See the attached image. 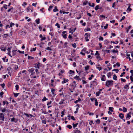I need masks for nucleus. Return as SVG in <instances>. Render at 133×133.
I'll return each instance as SVG.
<instances>
[{
    "label": "nucleus",
    "instance_id": "864d4df0",
    "mask_svg": "<svg viewBox=\"0 0 133 133\" xmlns=\"http://www.w3.org/2000/svg\"><path fill=\"white\" fill-rule=\"evenodd\" d=\"M125 18V16H123L122 17V18L120 19V21L122 22V20H124Z\"/></svg>",
    "mask_w": 133,
    "mask_h": 133
},
{
    "label": "nucleus",
    "instance_id": "20e7f679",
    "mask_svg": "<svg viewBox=\"0 0 133 133\" xmlns=\"http://www.w3.org/2000/svg\"><path fill=\"white\" fill-rule=\"evenodd\" d=\"M4 115L3 113H0V120L4 121Z\"/></svg>",
    "mask_w": 133,
    "mask_h": 133
},
{
    "label": "nucleus",
    "instance_id": "1a4fd4ad",
    "mask_svg": "<svg viewBox=\"0 0 133 133\" xmlns=\"http://www.w3.org/2000/svg\"><path fill=\"white\" fill-rule=\"evenodd\" d=\"M106 79L105 76V75H102L101 79L102 81H105L106 80Z\"/></svg>",
    "mask_w": 133,
    "mask_h": 133
},
{
    "label": "nucleus",
    "instance_id": "5fc2aeb1",
    "mask_svg": "<svg viewBox=\"0 0 133 133\" xmlns=\"http://www.w3.org/2000/svg\"><path fill=\"white\" fill-rule=\"evenodd\" d=\"M118 52V50H115L114 49L112 50V52L113 53H117Z\"/></svg>",
    "mask_w": 133,
    "mask_h": 133
},
{
    "label": "nucleus",
    "instance_id": "f8f14e48",
    "mask_svg": "<svg viewBox=\"0 0 133 133\" xmlns=\"http://www.w3.org/2000/svg\"><path fill=\"white\" fill-rule=\"evenodd\" d=\"M119 116L120 118L123 119L124 117V115L122 113H120L119 114Z\"/></svg>",
    "mask_w": 133,
    "mask_h": 133
},
{
    "label": "nucleus",
    "instance_id": "f704fd0d",
    "mask_svg": "<svg viewBox=\"0 0 133 133\" xmlns=\"http://www.w3.org/2000/svg\"><path fill=\"white\" fill-rule=\"evenodd\" d=\"M14 69L15 70H16L18 68V67L17 65H14Z\"/></svg>",
    "mask_w": 133,
    "mask_h": 133
},
{
    "label": "nucleus",
    "instance_id": "a18cd8bd",
    "mask_svg": "<svg viewBox=\"0 0 133 133\" xmlns=\"http://www.w3.org/2000/svg\"><path fill=\"white\" fill-rule=\"evenodd\" d=\"M63 81H62V84H64L66 83L65 81V78H63Z\"/></svg>",
    "mask_w": 133,
    "mask_h": 133
},
{
    "label": "nucleus",
    "instance_id": "338daca9",
    "mask_svg": "<svg viewBox=\"0 0 133 133\" xmlns=\"http://www.w3.org/2000/svg\"><path fill=\"white\" fill-rule=\"evenodd\" d=\"M68 38L71 39H72V38L71 35H69L68 36Z\"/></svg>",
    "mask_w": 133,
    "mask_h": 133
},
{
    "label": "nucleus",
    "instance_id": "393cba45",
    "mask_svg": "<svg viewBox=\"0 0 133 133\" xmlns=\"http://www.w3.org/2000/svg\"><path fill=\"white\" fill-rule=\"evenodd\" d=\"M36 23L37 24H38L40 23V19L39 18H38L36 20Z\"/></svg>",
    "mask_w": 133,
    "mask_h": 133
},
{
    "label": "nucleus",
    "instance_id": "13d9d810",
    "mask_svg": "<svg viewBox=\"0 0 133 133\" xmlns=\"http://www.w3.org/2000/svg\"><path fill=\"white\" fill-rule=\"evenodd\" d=\"M108 24H106V25L104 27V29H107L108 28Z\"/></svg>",
    "mask_w": 133,
    "mask_h": 133
},
{
    "label": "nucleus",
    "instance_id": "a211bd4d",
    "mask_svg": "<svg viewBox=\"0 0 133 133\" xmlns=\"http://www.w3.org/2000/svg\"><path fill=\"white\" fill-rule=\"evenodd\" d=\"M2 36L3 37V38H7L9 36V35L8 34H5L3 35Z\"/></svg>",
    "mask_w": 133,
    "mask_h": 133
},
{
    "label": "nucleus",
    "instance_id": "3c124183",
    "mask_svg": "<svg viewBox=\"0 0 133 133\" xmlns=\"http://www.w3.org/2000/svg\"><path fill=\"white\" fill-rule=\"evenodd\" d=\"M55 25L56 26H57V28H59L60 27V26L59 24L58 23H56Z\"/></svg>",
    "mask_w": 133,
    "mask_h": 133
},
{
    "label": "nucleus",
    "instance_id": "e2e57ef3",
    "mask_svg": "<svg viewBox=\"0 0 133 133\" xmlns=\"http://www.w3.org/2000/svg\"><path fill=\"white\" fill-rule=\"evenodd\" d=\"M115 2H114L112 4V7L113 8H114L115 9H116V8L115 7Z\"/></svg>",
    "mask_w": 133,
    "mask_h": 133
},
{
    "label": "nucleus",
    "instance_id": "2f4dec72",
    "mask_svg": "<svg viewBox=\"0 0 133 133\" xmlns=\"http://www.w3.org/2000/svg\"><path fill=\"white\" fill-rule=\"evenodd\" d=\"M4 94V92L3 91H1L0 93V97L1 98L3 97V95Z\"/></svg>",
    "mask_w": 133,
    "mask_h": 133
},
{
    "label": "nucleus",
    "instance_id": "bb28decb",
    "mask_svg": "<svg viewBox=\"0 0 133 133\" xmlns=\"http://www.w3.org/2000/svg\"><path fill=\"white\" fill-rule=\"evenodd\" d=\"M81 101V99L79 98H78V100H77L76 101L74 102V103L76 104L79 101Z\"/></svg>",
    "mask_w": 133,
    "mask_h": 133
},
{
    "label": "nucleus",
    "instance_id": "052dcab7",
    "mask_svg": "<svg viewBox=\"0 0 133 133\" xmlns=\"http://www.w3.org/2000/svg\"><path fill=\"white\" fill-rule=\"evenodd\" d=\"M0 85L3 88H4L5 85L4 83H3V84H1Z\"/></svg>",
    "mask_w": 133,
    "mask_h": 133
},
{
    "label": "nucleus",
    "instance_id": "72a5a7b5",
    "mask_svg": "<svg viewBox=\"0 0 133 133\" xmlns=\"http://www.w3.org/2000/svg\"><path fill=\"white\" fill-rule=\"evenodd\" d=\"M123 112H127V108H125V107H123Z\"/></svg>",
    "mask_w": 133,
    "mask_h": 133
},
{
    "label": "nucleus",
    "instance_id": "2eb2a0df",
    "mask_svg": "<svg viewBox=\"0 0 133 133\" xmlns=\"http://www.w3.org/2000/svg\"><path fill=\"white\" fill-rule=\"evenodd\" d=\"M76 29V28H75L74 29H71V30L69 31V33H71L72 34L73 32L75 31Z\"/></svg>",
    "mask_w": 133,
    "mask_h": 133
},
{
    "label": "nucleus",
    "instance_id": "09e8293b",
    "mask_svg": "<svg viewBox=\"0 0 133 133\" xmlns=\"http://www.w3.org/2000/svg\"><path fill=\"white\" fill-rule=\"evenodd\" d=\"M30 58L31 59H33L34 58L29 56H28V59H29Z\"/></svg>",
    "mask_w": 133,
    "mask_h": 133
},
{
    "label": "nucleus",
    "instance_id": "6e6d98bb",
    "mask_svg": "<svg viewBox=\"0 0 133 133\" xmlns=\"http://www.w3.org/2000/svg\"><path fill=\"white\" fill-rule=\"evenodd\" d=\"M26 72V71L25 70H23L22 71H21L19 74H19H21V73H24L25 72Z\"/></svg>",
    "mask_w": 133,
    "mask_h": 133
},
{
    "label": "nucleus",
    "instance_id": "7ed1b4c3",
    "mask_svg": "<svg viewBox=\"0 0 133 133\" xmlns=\"http://www.w3.org/2000/svg\"><path fill=\"white\" fill-rule=\"evenodd\" d=\"M35 69L34 68H31L29 69L28 70L30 74H31L30 75H34L35 74V72L34 71Z\"/></svg>",
    "mask_w": 133,
    "mask_h": 133
},
{
    "label": "nucleus",
    "instance_id": "cd10ccee",
    "mask_svg": "<svg viewBox=\"0 0 133 133\" xmlns=\"http://www.w3.org/2000/svg\"><path fill=\"white\" fill-rule=\"evenodd\" d=\"M78 124V123H77L76 124L73 123L72 124V125L73 128H75L77 127Z\"/></svg>",
    "mask_w": 133,
    "mask_h": 133
},
{
    "label": "nucleus",
    "instance_id": "7c9ffc66",
    "mask_svg": "<svg viewBox=\"0 0 133 133\" xmlns=\"http://www.w3.org/2000/svg\"><path fill=\"white\" fill-rule=\"evenodd\" d=\"M107 75L108 76V78H109L111 75V73L110 72H109L107 74Z\"/></svg>",
    "mask_w": 133,
    "mask_h": 133
},
{
    "label": "nucleus",
    "instance_id": "6e6552de",
    "mask_svg": "<svg viewBox=\"0 0 133 133\" xmlns=\"http://www.w3.org/2000/svg\"><path fill=\"white\" fill-rule=\"evenodd\" d=\"M131 112H130L127 115V116L126 117V119L127 120H128V118L130 119L131 117Z\"/></svg>",
    "mask_w": 133,
    "mask_h": 133
},
{
    "label": "nucleus",
    "instance_id": "79ce46f5",
    "mask_svg": "<svg viewBox=\"0 0 133 133\" xmlns=\"http://www.w3.org/2000/svg\"><path fill=\"white\" fill-rule=\"evenodd\" d=\"M96 122L97 124H99L100 122V120L99 119H97L96 121Z\"/></svg>",
    "mask_w": 133,
    "mask_h": 133
},
{
    "label": "nucleus",
    "instance_id": "c756f323",
    "mask_svg": "<svg viewBox=\"0 0 133 133\" xmlns=\"http://www.w3.org/2000/svg\"><path fill=\"white\" fill-rule=\"evenodd\" d=\"M62 36H63V37L64 39H66L67 38V35L66 34H62Z\"/></svg>",
    "mask_w": 133,
    "mask_h": 133
},
{
    "label": "nucleus",
    "instance_id": "8fccbe9b",
    "mask_svg": "<svg viewBox=\"0 0 133 133\" xmlns=\"http://www.w3.org/2000/svg\"><path fill=\"white\" fill-rule=\"evenodd\" d=\"M69 72H70L69 74H71L72 73L73 74L75 73L74 71H72V70H70Z\"/></svg>",
    "mask_w": 133,
    "mask_h": 133
},
{
    "label": "nucleus",
    "instance_id": "f257e3e1",
    "mask_svg": "<svg viewBox=\"0 0 133 133\" xmlns=\"http://www.w3.org/2000/svg\"><path fill=\"white\" fill-rule=\"evenodd\" d=\"M113 84V81L107 80L106 82V85L107 87H109L110 86L112 85Z\"/></svg>",
    "mask_w": 133,
    "mask_h": 133
},
{
    "label": "nucleus",
    "instance_id": "9b49d317",
    "mask_svg": "<svg viewBox=\"0 0 133 133\" xmlns=\"http://www.w3.org/2000/svg\"><path fill=\"white\" fill-rule=\"evenodd\" d=\"M130 84V83H129L128 84H127L126 85H125L124 87V88L127 90L129 89V85Z\"/></svg>",
    "mask_w": 133,
    "mask_h": 133
},
{
    "label": "nucleus",
    "instance_id": "0eeeda50",
    "mask_svg": "<svg viewBox=\"0 0 133 133\" xmlns=\"http://www.w3.org/2000/svg\"><path fill=\"white\" fill-rule=\"evenodd\" d=\"M74 133H81V132L80 130H78L77 128H76L74 131Z\"/></svg>",
    "mask_w": 133,
    "mask_h": 133
},
{
    "label": "nucleus",
    "instance_id": "c85d7f7f",
    "mask_svg": "<svg viewBox=\"0 0 133 133\" xmlns=\"http://www.w3.org/2000/svg\"><path fill=\"white\" fill-rule=\"evenodd\" d=\"M114 109L113 107H109V110L111 112H113V109Z\"/></svg>",
    "mask_w": 133,
    "mask_h": 133
},
{
    "label": "nucleus",
    "instance_id": "39448f33",
    "mask_svg": "<svg viewBox=\"0 0 133 133\" xmlns=\"http://www.w3.org/2000/svg\"><path fill=\"white\" fill-rule=\"evenodd\" d=\"M1 111L3 112H6V111H7L8 112H9L10 110H8L7 109H6L5 108H3L1 110Z\"/></svg>",
    "mask_w": 133,
    "mask_h": 133
},
{
    "label": "nucleus",
    "instance_id": "5701e85b",
    "mask_svg": "<svg viewBox=\"0 0 133 133\" xmlns=\"http://www.w3.org/2000/svg\"><path fill=\"white\" fill-rule=\"evenodd\" d=\"M89 66L88 65L86 66L84 68L85 70L87 71L88 70L89 68Z\"/></svg>",
    "mask_w": 133,
    "mask_h": 133
},
{
    "label": "nucleus",
    "instance_id": "c9c22d12",
    "mask_svg": "<svg viewBox=\"0 0 133 133\" xmlns=\"http://www.w3.org/2000/svg\"><path fill=\"white\" fill-rule=\"evenodd\" d=\"M99 5H96L95 8V10L97 11L98 9H99Z\"/></svg>",
    "mask_w": 133,
    "mask_h": 133
},
{
    "label": "nucleus",
    "instance_id": "473e14b6",
    "mask_svg": "<svg viewBox=\"0 0 133 133\" xmlns=\"http://www.w3.org/2000/svg\"><path fill=\"white\" fill-rule=\"evenodd\" d=\"M53 7V6H52V5L50 6L48 9V10L49 11H50Z\"/></svg>",
    "mask_w": 133,
    "mask_h": 133
},
{
    "label": "nucleus",
    "instance_id": "6ab92c4d",
    "mask_svg": "<svg viewBox=\"0 0 133 133\" xmlns=\"http://www.w3.org/2000/svg\"><path fill=\"white\" fill-rule=\"evenodd\" d=\"M88 3V1L87 0H85V1L83 2V6L85 5H87Z\"/></svg>",
    "mask_w": 133,
    "mask_h": 133
},
{
    "label": "nucleus",
    "instance_id": "412c9836",
    "mask_svg": "<svg viewBox=\"0 0 133 133\" xmlns=\"http://www.w3.org/2000/svg\"><path fill=\"white\" fill-rule=\"evenodd\" d=\"M13 94H14V97H16L19 94V93H15V92H14Z\"/></svg>",
    "mask_w": 133,
    "mask_h": 133
},
{
    "label": "nucleus",
    "instance_id": "4c0bfd02",
    "mask_svg": "<svg viewBox=\"0 0 133 133\" xmlns=\"http://www.w3.org/2000/svg\"><path fill=\"white\" fill-rule=\"evenodd\" d=\"M66 127L68 128L69 129H71L72 128V126L70 125H68Z\"/></svg>",
    "mask_w": 133,
    "mask_h": 133
},
{
    "label": "nucleus",
    "instance_id": "4d7b16f0",
    "mask_svg": "<svg viewBox=\"0 0 133 133\" xmlns=\"http://www.w3.org/2000/svg\"><path fill=\"white\" fill-rule=\"evenodd\" d=\"M52 103V101H50V102H48L47 103V105L48 106H49L50 105V104H51Z\"/></svg>",
    "mask_w": 133,
    "mask_h": 133
},
{
    "label": "nucleus",
    "instance_id": "603ef678",
    "mask_svg": "<svg viewBox=\"0 0 133 133\" xmlns=\"http://www.w3.org/2000/svg\"><path fill=\"white\" fill-rule=\"evenodd\" d=\"M96 68L97 69H98L99 71H100L101 70L102 68L101 67H96Z\"/></svg>",
    "mask_w": 133,
    "mask_h": 133
},
{
    "label": "nucleus",
    "instance_id": "e433bc0d",
    "mask_svg": "<svg viewBox=\"0 0 133 133\" xmlns=\"http://www.w3.org/2000/svg\"><path fill=\"white\" fill-rule=\"evenodd\" d=\"M16 89L17 90H18L19 89V85L18 84H16L15 86Z\"/></svg>",
    "mask_w": 133,
    "mask_h": 133
},
{
    "label": "nucleus",
    "instance_id": "4be33fe9",
    "mask_svg": "<svg viewBox=\"0 0 133 133\" xmlns=\"http://www.w3.org/2000/svg\"><path fill=\"white\" fill-rule=\"evenodd\" d=\"M16 50H13L12 51V55L13 56H14L16 54Z\"/></svg>",
    "mask_w": 133,
    "mask_h": 133
},
{
    "label": "nucleus",
    "instance_id": "c03bdc74",
    "mask_svg": "<svg viewBox=\"0 0 133 133\" xmlns=\"http://www.w3.org/2000/svg\"><path fill=\"white\" fill-rule=\"evenodd\" d=\"M101 94V92H97L96 93V96H99V94Z\"/></svg>",
    "mask_w": 133,
    "mask_h": 133
},
{
    "label": "nucleus",
    "instance_id": "f3484780",
    "mask_svg": "<svg viewBox=\"0 0 133 133\" xmlns=\"http://www.w3.org/2000/svg\"><path fill=\"white\" fill-rule=\"evenodd\" d=\"M74 78L76 80L79 79L80 80H81V79L79 78V76H77L76 75V76L74 77Z\"/></svg>",
    "mask_w": 133,
    "mask_h": 133
},
{
    "label": "nucleus",
    "instance_id": "ddd939ff",
    "mask_svg": "<svg viewBox=\"0 0 133 133\" xmlns=\"http://www.w3.org/2000/svg\"><path fill=\"white\" fill-rule=\"evenodd\" d=\"M11 122H17V121L16 119H15V118L14 117H13L12 118H11Z\"/></svg>",
    "mask_w": 133,
    "mask_h": 133
},
{
    "label": "nucleus",
    "instance_id": "aec40b11",
    "mask_svg": "<svg viewBox=\"0 0 133 133\" xmlns=\"http://www.w3.org/2000/svg\"><path fill=\"white\" fill-rule=\"evenodd\" d=\"M129 6H128V8L127 9V10H128L129 11H130L132 10V9L130 8V5H131L130 4H129Z\"/></svg>",
    "mask_w": 133,
    "mask_h": 133
},
{
    "label": "nucleus",
    "instance_id": "bf43d9fd",
    "mask_svg": "<svg viewBox=\"0 0 133 133\" xmlns=\"http://www.w3.org/2000/svg\"><path fill=\"white\" fill-rule=\"evenodd\" d=\"M125 74V72H122L121 75H120V76L121 77H122V76H123V75L124 74Z\"/></svg>",
    "mask_w": 133,
    "mask_h": 133
},
{
    "label": "nucleus",
    "instance_id": "b1692460",
    "mask_svg": "<svg viewBox=\"0 0 133 133\" xmlns=\"http://www.w3.org/2000/svg\"><path fill=\"white\" fill-rule=\"evenodd\" d=\"M117 76L115 74H114L113 75V79L115 80H116L117 79Z\"/></svg>",
    "mask_w": 133,
    "mask_h": 133
},
{
    "label": "nucleus",
    "instance_id": "774afa93",
    "mask_svg": "<svg viewBox=\"0 0 133 133\" xmlns=\"http://www.w3.org/2000/svg\"><path fill=\"white\" fill-rule=\"evenodd\" d=\"M130 72L131 73V76H133V70H131L130 71Z\"/></svg>",
    "mask_w": 133,
    "mask_h": 133
},
{
    "label": "nucleus",
    "instance_id": "49530a36",
    "mask_svg": "<svg viewBox=\"0 0 133 133\" xmlns=\"http://www.w3.org/2000/svg\"><path fill=\"white\" fill-rule=\"evenodd\" d=\"M1 49L2 51H5L6 50V48H4L3 47H2Z\"/></svg>",
    "mask_w": 133,
    "mask_h": 133
},
{
    "label": "nucleus",
    "instance_id": "9d476101",
    "mask_svg": "<svg viewBox=\"0 0 133 133\" xmlns=\"http://www.w3.org/2000/svg\"><path fill=\"white\" fill-rule=\"evenodd\" d=\"M55 90H56V89H53L52 88L51 89V92L52 94L54 95V96L56 95V94L55 93Z\"/></svg>",
    "mask_w": 133,
    "mask_h": 133
},
{
    "label": "nucleus",
    "instance_id": "a19ab883",
    "mask_svg": "<svg viewBox=\"0 0 133 133\" xmlns=\"http://www.w3.org/2000/svg\"><path fill=\"white\" fill-rule=\"evenodd\" d=\"M112 71H115L116 72V73H117L118 72L119 70L118 69H113Z\"/></svg>",
    "mask_w": 133,
    "mask_h": 133
},
{
    "label": "nucleus",
    "instance_id": "de8ad7c7",
    "mask_svg": "<svg viewBox=\"0 0 133 133\" xmlns=\"http://www.w3.org/2000/svg\"><path fill=\"white\" fill-rule=\"evenodd\" d=\"M99 41H103V37H101V36H100L99 38Z\"/></svg>",
    "mask_w": 133,
    "mask_h": 133
},
{
    "label": "nucleus",
    "instance_id": "58836bf2",
    "mask_svg": "<svg viewBox=\"0 0 133 133\" xmlns=\"http://www.w3.org/2000/svg\"><path fill=\"white\" fill-rule=\"evenodd\" d=\"M15 25V24L13 23H12V22H11L10 23V25L9 27H12L13 25Z\"/></svg>",
    "mask_w": 133,
    "mask_h": 133
},
{
    "label": "nucleus",
    "instance_id": "423d86ee",
    "mask_svg": "<svg viewBox=\"0 0 133 133\" xmlns=\"http://www.w3.org/2000/svg\"><path fill=\"white\" fill-rule=\"evenodd\" d=\"M39 37L41 38L40 40L42 41L43 40H45L46 39V37H43V36L42 34H40L39 36Z\"/></svg>",
    "mask_w": 133,
    "mask_h": 133
},
{
    "label": "nucleus",
    "instance_id": "f03ea898",
    "mask_svg": "<svg viewBox=\"0 0 133 133\" xmlns=\"http://www.w3.org/2000/svg\"><path fill=\"white\" fill-rule=\"evenodd\" d=\"M34 67L36 68L39 69L40 67H42V64L39 62L36 63L34 64Z\"/></svg>",
    "mask_w": 133,
    "mask_h": 133
},
{
    "label": "nucleus",
    "instance_id": "37998d69",
    "mask_svg": "<svg viewBox=\"0 0 133 133\" xmlns=\"http://www.w3.org/2000/svg\"><path fill=\"white\" fill-rule=\"evenodd\" d=\"M85 41L87 42L89 41V39H88V37L85 36Z\"/></svg>",
    "mask_w": 133,
    "mask_h": 133
},
{
    "label": "nucleus",
    "instance_id": "ea45409f",
    "mask_svg": "<svg viewBox=\"0 0 133 133\" xmlns=\"http://www.w3.org/2000/svg\"><path fill=\"white\" fill-rule=\"evenodd\" d=\"M95 105L96 106H97L98 105V102L97 101V99H95Z\"/></svg>",
    "mask_w": 133,
    "mask_h": 133
},
{
    "label": "nucleus",
    "instance_id": "dca6fc26",
    "mask_svg": "<svg viewBox=\"0 0 133 133\" xmlns=\"http://www.w3.org/2000/svg\"><path fill=\"white\" fill-rule=\"evenodd\" d=\"M58 11V10L57 9V7L56 6H55V7L54 9L53 10V11L54 12H56L57 11Z\"/></svg>",
    "mask_w": 133,
    "mask_h": 133
},
{
    "label": "nucleus",
    "instance_id": "69168bd1",
    "mask_svg": "<svg viewBox=\"0 0 133 133\" xmlns=\"http://www.w3.org/2000/svg\"><path fill=\"white\" fill-rule=\"evenodd\" d=\"M7 5L6 4H4L3 5L4 8L5 9H7Z\"/></svg>",
    "mask_w": 133,
    "mask_h": 133
},
{
    "label": "nucleus",
    "instance_id": "680f3d73",
    "mask_svg": "<svg viewBox=\"0 0 133 133\" xmlns=\"http://www.w3.org/2000/svg\"><path fill=\"white\" fill-rule=\"evenodd\" d=\"M130 78L131 81V82H133V78H132V76H130Z\"/></svg>",
    "mask_w": 133,
    "mask_h": 133
},
{
    "label": "nucleus",
    "instance_id": "4468645a",
    "mask_svg": "<svg viewBox=\"0 0 133 133\" xmlns=\"http://www.w3.org/2000/svg\"><path fill=\"white\" fill-rule=\"evenodd\" d=\"M65 99H62L60 102L59 103V104L60 105L63 104V102L65 101Z\"/></svg>",
    "mask_w": 133,
    "mask_h": 133
},
{
    "label": "nucleus",
    "instance_id": "0e129e2a",
    "mask_svg": "<svg viewBox=\"0 0 133 133\" xmlns=\"http://www.w3.org/2000/svg\"><path fill=\"white\" fill-rule=\"evenodd\" d=\"M107 128H108L107 127H104L103 128L104 129V131L105 132H107V130L106 129H107Z\"/></svg>",
    "mask_w": 133,
    "mask_h": 133
},
{
    "label": "nucleus",
    "instance_id": "a878e982",
    "mask_svg": "<svg viewBox=\"0 0 133 133\" xmlns=\"http://www.w3.org/2000/svg\"><path fill=\"white\" fill-rule=\"evenodd\" d=\"M48 99L46 98L45 96H44L43 97V98L42 99V102H44Z\"/></svg>",
    "mask_w": 133,
    "mask_h": 133
}]
</instances>
